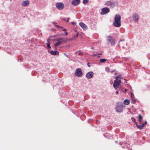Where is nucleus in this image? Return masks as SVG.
Masks as SVG:
<instances>
[{
	"label": "nucleus",
	"instance_id": "nucleus-7",
	"mask_svg": "<svg viewBox=\"0 0 150 150\" xmlns=\"http://www.w3.org/2000/svg\"><path fill=\"white\" fill-rule=\"evenodd\" d=\"M105 4L110 7L113 8L115 6V2L111 1H108L105 2Z\"/></svg>",
	"mask_w": 150,
	"mask_h": 150
},
{
	"label": "nucleus",
	"instance_id": "nucleus-38",
	"mask_svg": "<svg viewBox=\"0 0 150 150\" xmlns=\"http://www.w3.org/2000/svg\"><path fill=\"white\" fill-rule=\"evenodd\" d=\"M122 41H123V40H120L119 42V45H120V42Z\"/></svg>",
	"mask_w": 150,
	"mask_h": 150
},
{
	"label": "nucleus",
	"instance_id": "nucleus-33",
	"mask_svg": "<svg viewBox=\"0 0 150 150\" xmlns=\"http://www.w3.org/2000/svg\"><path fill=\"white\" fill-rule=\"evenodd\" d=\"M142 125V127H143V128H144V125H144V123H143Z\"/></svg>",
	"mask_w": 150,
	"mask_h": 150
},
{
	"label": "nucleus",
	"instance_id": "nucleus-22",
	"mask_svg": "<svg viewBox=\"0 0 150 150\" xmlns=\"http://www.w3.org/2000/svg\"><path fill=\"white\" fill-rule=\"evenodd\" d=\"M76 54L79 55H82V52H81L80 51H78L76 52Z\"/></svg>",
	"mask_w": 150,
	"mask_h": 150
},
{
	"label": "nucleus",
	"instance_id": "nucleus-6",
	"mask_svg": "<svg viewBox=\"0 0 150 150\" xmlns=\"http://www.w3.org/2000/svg\"><path fill=\"white\" fill-rule=\"evenodd\" d=\"M74 74L77 77H81L83 74L81 69L80 68L77 69L75 71Z\"/></svg>",
	"mask_w": 150,
	"mask_h": 150
},
{
	"label": "nucleus",
	"instance_id": "nucleus-12",
	"mask_svg": "<svg viewBox=\"0 0 150 150\" xmlns=\"http://www.w3.org/2000/svg\"><path fill=\"white\" fill-rule=\"evenodd\" d=\"M132 18L134 21H137L138 19L139 16L137 14L134 13L132 15Z\"/></svg>",
	"mask_w": 150,
	"mask_h": 150
},
{
	"label": "nucleus",
	"instance_id": "nucleus-1",
	"mask_svg": "<svg viewBox=\"0 0 150 150\" xmlns=\"http://www.w3.org/2000/svg\"><path fill=\"white\" fill-rule=\"evenodd\" d=\"M113 25L116 27H119L121 25V16L119 15L115 16L113 22Z\"/></svg>",
	"mask_w": 150,
	"mask_h": 150
},
{
	"label": "nucleus",
	"instance_id": "nucleus-29",
	"mask_svg": "<svg viewBox=\"0 0 150 150\" xmlns=\"http://www.w3.org/2000/svg\"><path fill=\"white\" fill-rule=\"evenodd\" d=\"M62 31H64L65 32L66 31V30L65 28H62Z\"/></svg>",
	"mask_w": 150,
	"mask_h": 150
},
{
	"label": "nucleus",
	"instance_id": "nucleus-37",
	"mask_svg": "<svg viewBox=\"0 0 150 150\" xmlns=\"http://www.w3.org/2000/svg\"><path fill=\"white\" fill-rule=\"evenodd\" d=\"M145 125H146L147 123V122L146 121L144 123H143Z\"/></svg>",
	"mask_w": 150,
	"mask_h": 150
},
{
	"label": "nucleus",
	"instance_id": "nucleus-27",
	"mask_svg": "<svg viewBox=\"0 0 150 150\" xmlns=\"http://www.w3.org/2000/svg\"><path fill=\"white\" fill-rule=\"evenodd\" d=\"M55 26H56L58 28H61V26L58 25H55Z\"/></svg>",
	"mask_w": 150,
	"mask_h": 150
},
{
	"label": "nucleus",
	"instance_id": "nucleus-34",
	"mask_svg": "<svg viewBox=\"0 0 150 150\" xmlns=\"http://www.w3.org/2000/svg\"><path fill=\"white\" fill-rule=\"evenodd\" d=\"M62 20H63V21H66V19L65 18H62Z\"/></svg>",
	"mask_w": 150,
	"mask_h": 150
},
{
	"label": "nucleus",
	"instance_id": "nucleus-31",
	"mask_svg": "<svg viewBox=\"0 0 150 150\" xmlns=\"http://www.w3.org/2000/svg\"><path fill=\"white\" fill-rule=\"evenodd\" d=\"M131 96L132 98V97H134V94H133V93H131Z\"/></svg>",
	"mask_w": 150,
	"mask_h": 150
},
{
	"label": "nucleus",
	"instance_id": "nucleus-26",
	"mask_svg": "<svg viewBox=\"0 0 150 150\" xmlns=\"http://www.w3.org/2000/svg\"><path fill=\"white\" fill-rule=\"evenodd\" d=\"M78 36V33H77V34L75 35V36L74 37V39H75V38H77Z\"/></svg>",
	"mask_w": 150,
	"mask_h": 150
},
{
	"label": "nucleus",
	"instance_id": "nucleus-11",
	"mask_svg": "<svg viewBox=\"0 0 150 150\" xmlns=\"http://www.w3.org/2000/svg\"><path fill=\"white\" fill-rule=\"evenodd\" d=\"M79 24L84 30H86L88 28L87 26L84 23L80 22L79 23Z\"/></svg>",
	"mask_w": 150,
	"mask_h": 150
},
{
	"label": "nucleus",
	"instance_id": "nucleus-14",
	"mask_svg": "<svg viewBox=\"0 0 150 150\" xmlns=\"http://www.w3.org/2000/svg\"><path fill=\"white\" fill-rule=\"evenodd\" d=\"M29 4V1L28 0L23 1L22 3V5L24 6H26L28 5Z\"/></svg>",
	"mask_w": 150,
	"mask_h": 150
},
{
	"label": "nucleus",
	"instance_id": "nucleus-32",
	"mask_svg": "<svg viewBox=\"0 0 150 150\" xmlns=\"http://www.w3.org/2000/svg\"><path fill=\"white\" fill-rule=\"evenodd\" d=\"M68 33L67 32H66V31L65 32V35L66 36V35H68Z\"/></svg>",
	"mask_w": 150,
	"mask_h": 150
},
{
	"label": "nucleus",
	"instance_id": "nucleus-20",
	"mask_svg": "<svg viewBox=\"0 0 150 150\" xmlns=\"http://www.w3.org/2000/svg\"><path fill=\"white\" fill-rule=\"evenodd\" d=\"M132 100L131 101V103L132 104H134L136 102V99L134 97H132Z\"/></svg>",
	"mask_w": 150,
	"mask_h": 150
},
{
	"label": "nucleus",
	"instance_id": "nucleus-28",
	"mask_svg": "<svg viewBox=\"0 0 150 150\" xmlns=\"http://www.w3.org/2000/svg\"><path fill=\"white\" fill-rule=\"evenodd\" d=\"M71 23L73 25H75L76 24L74 22H71Z\"/></svg>",
	"mask_w": 150,
	"mask_h": 150
},
{
	"label": "nucleus",
	"instance_id": "nucleus-25",
	"mask_svg": "<svg viewBox=\"0 0 150 150\" xmlns=\"http://www.w3.org/2000/svg\"><path fill=\"white\" fill-rule=\"evenodd\" d=\"M131 119H132V121L136 123V122L135 121V119L134 117H132Z\"/></svg>",
	"mask_w": 150,
	"mask_h": 150
},
{
	"label": "nucleus",
	"instance_id": "nucleus-21",
	"mask_svg": "<svg viewBox=\"0 0 150 150\" xmlns=\"http://www.w3.org/2000/svg\"><path fill=\"white\" fill-rule=\"evenodd\" d=\"M106 61V59H101L100 60V62L102 63H104Z\"/></svg>",
	"mask_w": 150,
	"mask_h": 150
},
{
	"label": "nucleus",
	"instance_id": "nucleus-2",
	"mask_svg": "<svg viewBox=\"0 0 150 150\" xmlns=\"http://www.w3.org/2000/svg\"><path fill=\"white\" fill-rule=\"evenodd\" d=\"M55 40L57 42L54 44V48L56 50L57 49V47L58 46L60 45L61 43L65 41L64 38H57Z\"/></svg>",
	"mask_w": 150,
	"mask_h": 150
},
{
	"label": "nucleus",
	"instance_id": "nucleus-3",
	"mask_svg": "<svg viewBox=\"0 0 150 150\" xmlns=\"http://www.w3.org/2000/svg\"><path fill=\"white\" fill-rule=\"evenodd\" d=\"M119 76H117L115 78V80H114V83L113 84L114 87L116 89H117L119 86L120 83H121V81L120 79H118Z\"/></svg>",
	"mask_w": 150,
	"mask_h": 150
},
{
	"label": "nucleus",
	"instance_id": "nucleus-35",
	"mask_svg": "<svg viewBox=\"0 0 150 150\" xmlns=\"http://www.w3.org/2000/svg\"><path fill=\"white\" fill-rule=\"evenodd\" d=\"M69 18H67V20L66 21V22H69Z\"/></svg>",
	"mask_w": 150,
	"mask_h": 150
},
{
	"label": "nucleus",
	"instance_id": "nucleus-43",
	"mask_svg": "<svg viewBox=\"0 0 150 150\" xmlns=\"http://www.w3.org/2000/svg\"><path fill=\"white\" fill-rule=\"evenodd\" d=\"M125 91H126V90H125Z\"/></svg>",
	"mask_w": 150,
	"mask_h": 150
},
{
	"label": "nucleus",
	"instance_id": "nucleus-19",
	"mask_svg": "<svg viewBox=\"0 0 150 150\" xmlns=\"http://www.w3.org/2000/svg\"><path fill=\"white\" fill-rule=\"evenodd\" d=\"M49 39L47 40V48L49 49H51V47L50 46V42L48 41Z\"/></svg>",
	"mask_w": 150,
	"mask_h": 150
},
{
	"label": "nucleus",
	"instance_id": "nucleus-17",
	"mask_svg": "<svg viewBox=\"0 0 150 150\" xmlns=\"http://www.w3.org/2000/svg\"><path fill=\"white\" fill-rule=\"evenodd\" d=\"M130 102L129 100H125L123 102V103L125 105H128L129 103Z\"/></svg>",
	"mask_w": 150,
	"mask_h": 150
},
{
	"label": "nucleus",
	"instance_id": "nucleus-30",
	"mask_svg": "<svg viewBox=\"0 0 150 150\" xmlns=\"http://www.w3.org/2000/svg\"><path fill=\"white\" fill-rule=\"evenodd\" d=\"M97 55H98V54H92V56L95 57Z\"/></svg>",
	"mask_w": 150,
	"mask_h": 150
},
{
	"label": "nucleus",
	"instance_id": "nucleus-39",
	"mask_svg": "<svg viewBox=\"0 0 150 150\" xmlns=\"http://www.w3.org/2000/svg\"><path fill=\"white\" fill-rule=\"evenodd\" d=\"M53 24H54L55 25H56V23H55V22H53Z\"/></svg>",
	"mask_w": 150,
	"mask_h": 150
},
{
	"label": "nucleus",
	"instance_id": "nucleus-15",
	"mask_svg": "<svg viewBox=\"0 0 150 150\" xmlns=\"http://www.w3.org/2000/svg\"><path fill=\"white\" fill-rule=\"evenodd\" d=\"M48 52H50L51 54L52 55H56L57 54L58 55L59 53V52H57L56 50L54 51L53 50L50 51H48Z\"/></svg>",
	"mask_w": 150,
	"mask_h": 150
},
{
	"label": "nucleus",
	"instance_id": "nucleus-10",
	"mask_svg": "<svg viewBox=\"0 0 150 150\" xmlns=\"http://www.w3.org/2000/svg\"><path fill=\"white\" fill-rule=\"evenodd\" d=\"M94 73L92 71H89L86 74V77L88 79H90L93 77Z\"/></svg>",
	"mask_w": 150,
	"mask_h": 150
},
{
	"label": "nucleus",
	"instance_id": "nucleus-4",
	"mask_svg": "<svg viewBox=\"0 0 150 150\" xmlns=\"http://www.w3.org/2000/svg\"><path fill=\"white\" fill-rule=\"evenodd\" d=\"M107 41L108 42L110 43L112 46L114 45L115 44V40L113 37L110 36H108Z\"/></svg>",
	"mask_w": 150,
	"mask_h": 150
},
{
	"label": "nucleus",
	"instance_id": "nucleus-41",
	"mask_svg": "<svg viewBox=\"0 0 150 150\" xmlns=\"http://www.w3.org/2000/svg\"><path fill=\"white\" fill-rule=\"evenodd\" d=\"M118 93V91H116V93L117 94V93Z\"/></svg>",
	"mask_w": 150,
	"mask_h": 150
},
{
	"label": "nucleus",
	"instance_id": "nucleus-8",
	"mask_svg": "<svg viewBox=\"0 0 150 150\" xmlns=\"http://www.w3.org/2000/svg\"><path fill=\"white\" fill-rule=\"evenodd\" d=\"M56 6L57 8L59 10H62L64 7V5L62 3H57L56 4Z\"/></svg>",
	"mask_w": 150,
	"mask_h": 150
},
{
	"label": "nucleus",
	"instance_id": "nucleus-24",
	"mask_svg": "<svg viewBox=\"0 0 150 150\" xmlns=\"http://www.w3.org/2000/svg\"><path fill=\"white\" fill-rule=\"evenodd\" d=\"M105 70L107 72H109L110 71V69L108 67H105Z\"/></svg>",
	"mask_w": 150,
	"mask_h": 150
},
{
	"label": "nucleus",
	"instance_id": "nucleus-13",
	"mask_svg": "<svg viewBox=\"0 0 150 150\" xmlns=\"http://www.w3.org/2000/svg\"><path fill=\"white\" fill-rule=\"evenodd\" d=\"M80 1V0H74L71 2L72 4L74 6L78 5Z\"/></svg>",
	"mask_w": 150,
	"mask_h": 150
},
{
	"label": "nucleus",
	"instance_id": "nucleus-5",
	"mask_svg": "<svg viewBox=\"0 0 150 150\" xmlns=\"http://www.w3.org/2000/svg\"><path fill=\"white\" fill-rule=\"evenodd\" d=\"M123 107L124 105L122 103H118L116 108V111L118 112H121L122 111Z\"/></svg>",
	"mask_w": 150,
	"mask_h": 150
},
{
	"label": "nucleus",
	"instance_id": "nucleus-42",
	"mask_svg": "<svg viewBox=\"0 0 150 150\" xmlns=\"http://www.w3.org/2000/svg\"><path fill=\"white\" fill-rule=\"evenodd\" d=\"M88 66L89 67H90V66L88 65Z\"/></svg>",
	"mask_w": 150,
	"mask_h": 150
},
{
	"label": "nucleus",
	"instance_id": "nucleus-16",
	"mask_svg": "<svg viewBox=\"0 0 150 150\" xmlns=\"http://www.w3.org/2000/svg\"><path fill=\"white\" fill-rule=\"evenodd\" d=\"M136 125L137 127L140 130H141L143 129V128L142 126V125H139L137 123V122H136Z\"/></svg>",
	"mask_w": 150,
	"mask_h": 150
},
{
	"label": "nucleus",
	"instance_id": "nucleus-18",
	"mask_svg": "<svg viewBox=\"0 0 150 150\" xmlns=\"http://www.w3.org/2000/svg\"><path fill=\"white\" fill-rule=\"evenodd\" d=\"M143 117L141 114L139 115V122H142V120L143 119Z\"/></svg>",
	"mask_w": 150,
	"mask_h": 150
},
{
	"label": "nucleus",
	"instance_id": "nucleus-23",
	"mask_svg": "<svg viewBox=\"0 0 150 150\" xmlns=\"http://www.w3.org/2000/svg\"><path fill=\"white\" fill-rule=\"evenodd\" d=\"M88 2V0H83V3L84 4H86Z\"/></svg>",
	"mask_w": 150,
	"mask_h": 150
},
{
	"label": "nucleus",
	"instance_id": "nucleus-9",
	"mask_svg": "<svg viewBox=\"0 0 150 150\" xmlns=\"http://www.w3.org/2000/svg\"><path fill=\"white\" fill-rule=\"evenodd\" d=\"M110 11V9L107 7H104L101 9V12L100 13L101 15H105L108 13Z\"/></svg>",
	"mask_w": 150,
	"mask_h": 150
},
{
	"label": "nucleus",
	"instance_id": "nucleus-40",
	"mask_svg": "<svg viewBox=\"0 0 150 150\" xmlns=\"http://www.w3.org/2000/svg\"><path fill=\"white\" fill-rule=\"evenodd\" d=\"M98 54V55H101L102 54L101 53H100V54Z\"/></svg>",
	"mask_w": 150,
	"mask_h": 150
},
{
	"label": "nucleus",
	"instance_id": "nucleus-36",
	"mask_svg": "<svg viewBox=\"0 0 150 150\" xmlns=\"http://www.w3.org/2000/svg\"><path fill=\"white\" fill-rule=\"evenodd\" d=\"M145 125H146L147 123V122L146 121L144 123H143Z\"/></svg>",
	"mask_w": 150,
	"mask_h": 150
}]
</instances>
